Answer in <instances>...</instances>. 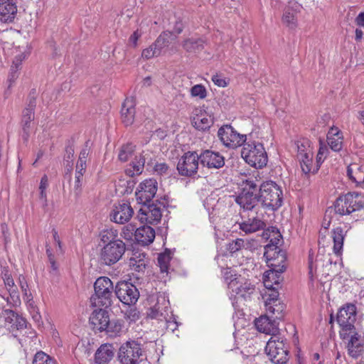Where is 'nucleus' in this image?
Instances as JSON below:
<instances>
[{
	"label": "nucleus",
	"instance_id": "4d7b16f0",
	"mask_svg": "<svg viewBox=\"0 0 364 364\" xmlns=\"http://www.w3.org/2000/svg\"><path fill=\"white\" fill-rule=\"evenodd\" d=\"M328 151V148L325 146V144H323L321 141H320V147H319L317 157H316L318 164L323 161L324 159L326 156Z\"/></svg>",
	"mask_w": 364,
	"mask_h": 364
},
{
	"label": "nucleus",
	"instance_id": "bf43d9fd",
	"mask_svg": "<svg viewBox=\"0 0 364 364\" xmlns=\"http://www.w3.org/2000/svg\"><path fill=\"white\" fill-rule=\"evenodd\" d=\"M147 315L151 318H159L162 316V313L158 306V303L149 309Z\"/></svg>",
	"mask_w": 364,
	"mask_h": 364
},
{
	"label": "nucleus",
	"instance_id": "69168bd1",
	"mask_svg": "<svg viewBox=\"0 0 364 364\" xmlns=\"http://www.w3.org/2000/svg\"><path fill=\"white\" fill-rule=\"evenodd\" d=\"M90 148L89 146V141H87L85 142L84 147L81 150L78 159L82 160V161H86V159L90 154Z\"/></svg>",
	"mask_w": 364,
	"mask_h": 364
},
{
	"label": "nucleus",
	"instance_id": "79ce46f5",
	"mask_svg": "<svg viewBox=\"0 0 364 364\" xmlns=\"http://www.w3.org/2000/svg\"><path fill=\"white\" fill-rule=\"evenodd\" d=\"M84 175L80 173H75V179L71 183V190L76 197H79L82 191V184L84 181Z\"/></svg>",
	"mask_w": 364,
	"mask_h": 364
},
{
	"label": "nucleus",
	"instance_id": "ea45409f",
	"mask_svg": "<svg viewBox=\"0 0 364 364\" xmlns=\"http://www.w3.org/2000/svg\"><path fill=\"white\" fill-rule=\"evenodd\" d=\"M264 306L267 314L272 315V318L282 319L283 317L284 306L279 303L272 304L269 301H264Z\"/></svg>",
	"mask_w": 364,
	"mask_h": 364
},
{
	"label": "nucleus",
	"instance_id": "412c9836",
	"mask_svg": "<svg viewBox=\"0 0 364 364\" xmlns=\"http://www.w3.org/2000/svg\"><path fill=\"white\" fill-rule=\"evenodd\" d=\"M17 13L16 0H0V21L11 22Z\"/></svg>",
	"mask_w": 364,
	"mask_h": 364
},
{
	"label": "nucleus",
	"instance_id": "20e7f679",
	"mask_svg": "<svg viewBox=\"0 0 364 364\" xmlns=\"http://www.w3.org/2000/svg\"><path fill=\"white\" fill-rule=\"evenodd\" d=\"M144 351L140 343L127 341L119 348L117 358L121 364H139L142 362Z\"/></svg>",
	"mask_w": 364,
	"mask_h": 364
},
{
	"label": "nucleus",
	"instance_id": "c85d7f7f",
	"mask_svg": "<svg viewBox=\"0 0 364 364\" xmlns=\"http://www.w3.org/2000/svg\"><path fill=\"white\" fill-rule=\"evenodd\" d=\"M273 252L267 253V266L279 273H283L286 269V253H280L277 255L275 259H272Z\"/></svg>",
	"mask_w": 364,
	"mask_h": 364
},
{
	"label": "nucleus",
	"instance_id": "9b49d317",
	"mask_svg": "<svg viewBox=\"0 0 364 364\" xmlns=\"http://www.w3.org/2000/svg\"><path fill=\"white\" fill-rule=\"evenodd\" d=\"M199 155L196 151H188L179 159L177 170L180 175L191 176L197 173Z\"/></svg>",
	"mask_w": 364,
	"mask_h": 364
},
{
	"label": "nucleus",
	"instance_id": "09e8293b",
	"mask_svg": "<svg viewBox=\"0 0 364 364\" xmlns=\"http://www.w3.org/2000/svg\"><path fill=\"white\" fill-rule=\"evenodd\" d=\"M18 285L21 289L23 294L24 299H26L27 300H30L31 294L29 292L28 285V283H27V281H26L25 277L21 274L19 275V277H18Z\"/></svg>",
	"mask_w": 364,
	"mask_h": 364
},
{
	"label": "nucleus",
	"instance_id": "c9c22d12",
	"mask_svg": "<svg viewBox=\"0 0 364 364\" xmlns=\"http://www.w3.org/2000/svg\"><path fill=\"white\" fill-rule=\"evenodd\" d=\"M347 200L351 201L349 208L351 213L364 208V196L357 192H349L346 194Z\"/></svg>",
	"mask_w": 364,
	"mask_h": 364
},
{
	"label": "nucleus",
	"instance_id": "0eeeda50",
	"mask_svg": "<svg viewBox=\"0 0 364 364\" xmlns=\"http://www.w3.org/2000/svg\"><path fill=\"white\" fill-rule=\"evenodd\" d=\"M126 246L121 240L106 244L100 252V259L106 265H112L117 262L124 254Z\"/></svg>",
	"mask_w": 364,
	"mask_h": 364
},
{
	"label": "nucleus",
	"instance_id": "4c0bfd02",
	"mask_svg": "<svg viewBox=\"0 0 364 364\" xmlns=\"http://www.w3.org/2000/svg\"><path fill=\"white\" fill-rule=\"evenodd\" d=\"M173 33L171 31H166L162 32L156 40L153 43L156 50L159 51L161 55L164 48L168 47L172 40Z\"/></svg>",
	"mask_w": 364,
	"mask_h": 364
},
{
	"label": "nucleus",
	"instance_id": "f3484780",
	"mask_svg": "<svg viewBox=\"0 0 364 364\" xmlns=\"http://www.w3.org/2000/svg\"><path fill=\"white\" fill-rule=\"evenodd\" d=\"M134 214V210L129 203L122 202L114 205L109 217L110 220L118 224L127 223Z\"/></svg>",
	"mask_w": 364,
	"mask_h": 364
},
{
	"label": "nucleus",
	"instance_id": "49530a36",
	"mask_svg": "<svg viewBox=\"0 0 364 364\" xmlns=\"http://www.w3.org/2000/svg\"><path fill=\"white\" fill-rule=\"evenodd\" d=\"M117 233L112 229L103 230L100 234L101 241L105 244H109L117 241Z\"/></svg>",
	"mask_w": 364,
	"mask_h": 364
},
{
	"label": "nucleus",
	"instance_id": "8fccbe9b",
	"mask_svg": "<svg viewBox=\"0 0 364 364\" xmlns=\"http://www.w3.org/2000/svg\"><path fill=\"white\" fill-rule=\"evenodd\" d=\"M245 246V241L241 238L232 240L228 245V250L233 254L240 250Z\"/></svg>",
	"mask_w": 364,
	"mask_h": 364
},
{
	"label": "nucleus",
	"instance_id": "9d476101",
	"mask_svg": "<svg viewBox=\"0 0 364 364\" xmlns=\"http://www.w3.org/2000/svg\"><path fill=\"white\" fill-rule=\"evenodd\" d=\"M114 292L119 300L128 306L135 304L139 297L137 288L133 284L126 281L117 282Z\"/></svg>",
	"mask_w": 364,
	"mask_h": 364
},
{
	"label": "nucleus",
	"instance_id": "2f4dec72",
	"mask_svg": "<svg viewBox=\"0 0 364 364\" xmlns=\"http://www.w3.org/2000/svg\"><path fill=\"white\" fill-rule=\"evenodd\" d=\"M348 178L356 184L364 183V167L358 164H351L347 168Z\"/></svg>",
	"mask_w": 364,
	"mask_h": 364
},
{
	"label": "nucleus",
	"instance_id": "393cba45",
	"mask_svg": "<svg viewBox=\"0 0 364 364\" xmlns=\"http://www.w3.org/2000/svg\"><path fill=\"white\" fill-rule=\"evenodd\" d=\"M140 220H145L146 223L150 224L157 223L161 220V208L156 207L154 204H150L140 210Z\"/></svg>",
	"mask_w": 364,
	"mask_h": 364
},
{
	"label": "nucleus",
	"instance_id": "e433bc0d",
	"mask_svg": "<svg viewBox=\"0 0 364 364\" xmlns=\"http://www.w3.org/2000/svg\"><path fill=\"white\" fill-rule=\"evenodd\" d=\"M350 202L351 201L347 200L346 194L340 196L334 203L335 213L341 215H350L351 213L350 209L349 208Z\"/></svg>",
	"mask_w": 364,
	"mask_h": 364
},
{
	"label": "nucleus",
	"instance_id": "b1692460",
	"mask_svg": "<svg viewBox=\"0 0 364 364\" xmlns=\"http://www.w3.org/2000/svg\"><path fill=\"white\" fill-rule=\"evenodd\" d=\"M192 124L197 129L205 131L212 126L213 119L205 111L201 109H196L192 119Z\"/></svg>",
	"mask_w": 364,
	"mask_h": 364
},
{
	"label": "nucleus",
	"instance_id": "de8ad7c7",
	"mask_svg": "<svg viewBox=\"0 0 364 364\" xmlns=\"http://www.w3.org/2000/svg\"><path fill=\"white\" fill-rule=\"evenodd\" d=\"M191 94L192 97H199L200 99H204L207 95V91L203 85H196L191 87Z\"/></svg>",
	"mask_w": 364,
	"mask_h": 364
},
{
	"label": "nucleus",
	"instance_id": "a18cd8bd",
	"mask_svg": "<svg viewBox=\"0 0 364 364\" xmlns=\"http://www.w3.org/2000/svg\"><path fill=\"white\" fill-rule=\"evenodd\" d=\"M171 255L170 253H162L160 254L158 257V264L160 267V270L162 273H167L168 267H169V262L171 261Z\"/></svg>",
	"mask_w": 364,
	"mask_h": 364
},
{
	"label": "nucleus",
	"instance_id": "3c124183",
	"mask_svg": "<svg viewBox=\"0 0 364 364\" xmlns=\"http://www.w3.org/2000/svg\"><path fill=\"white\" fill-rule=\"evenodd\" d=\"M34 119V112L31 109H25L23 112L22 124L23 128L26 130L30 127L31 122Z\"/></svg>",
	"mask_w": 364,
	"mask_h": 364
},
{
	"label": "nucleus",
	"instance_id": "c756f323",
	"mask_svg": "<svg viewBox=\"0 0 364 364\" xmlns=\"http://www.w3.org/2000/svg\"><path fill=\"white\" fill-rule=\"evenodd\" d=\"M240 229L245 234L254 233L265 228V223L257 217L248 218L239 224Z\"/></svg>",
	"mask_w": 364,
	"mask_h": 364
},
{
	"label": "nucleus",
	"instance_id": "603ef678",
	"mask_svg": "<svg viewBox=\"0 0 364 364\" xmlns=\"http://www.w3.org/2000/svg\"><path fill=\"white\" fill-rule=\"evenodd\" d=\"M159 55V51L156 50L153 43L149 47L144 49L141 52V57L146 60H149Z\"/></svg>",
	"mask_w": 364,
	"mask_h": 364
},
{
	"label": "nucleus",
	"instance_id": "7ed1b4c3",
	"mask_svg": "<svg viewBox=\"0 0 364 364\" xmlns=\"http://www.w3.org/2000/svg\"><path fill=\"white\" fill-rule=\"evenodd\" d=\"M241 155L249 165L256 168L267 165V154L261 143L248 141L243 144Z\"/></svg>",
	"mask_w": 364,
	"mask_h": 364
},
{
	"label": "nucleus",
	"instance_id": "a19ab883",
	"mask_svg": "<svg viewBox=\"0 0 364 364\" xmlns=\"http://www.w3.org/2000/svg\"><path fill=\"white\" fill-rule=\"evenodd\" d=\"M124 322L121 320H109L105 331L109 336H117L123 332Z\"/></svg>",
	"mask_w": 364,
	"mask_h": 364
},
{
	"label": "nucleus",
	"instance_id": "c03bdc74",
	"mask_svg": "<svg viewBox=\"0 0 364 364\" xmlns=\"http://www.w3.org/2000/svg\"><path fill=\"white\" fill-rule=\"evenodd\" d=\"M134 147L132 144L122 146L119 152V159L122 162L127 161L132 156Z\"/></svg>",
	"mask_w": 364,
	"mask_h": 364
},
{
	"label": "nucleus",
	"instance_id": "1a4fd4ad",
	"mask_svg": "<svg viewBox=\"0 0 364 364\" xmlns=\"http://www.w3.org/2000/svg\"><path fill=\"white\" fill-rule=\"evenodd\" d=\"M246 183V186L236 197L235 201L244 210H252L259 202V196L255 193L257 186L253 181L247 180Z\"/></svg>",
	"mask_w": 364,
	"mask_h": 364
},
{
	"label": "nucleus",
	"instance_id": "6e6d98bb",
	"mask_svg": "<svg viewBox=\"0 0 364 364\" xmlns=\"http://www.w3.org/2000/svg\"><path fill=\"white\" fill-rule=\"evenodd\" d=\"M278 288L277 287H273V288L269 289L271 291V293L269 294L268 297L265 299L264 301H269L272 304L279 303L278 296Z\"/></svg>",
	"mask_w": 364,
	"mask_h": 364
},
{
	"label": "nucleus",
	"instance_id": "dca6fc26",
	"mask_svg": "<svg viewBox=\"0 0 364 364\" xmlns=\"http://www.w3.org/2000/svg\"><path fill=\"white\" fill-rule=\"evenodd\" d=\"M298 152L297 158L300 162L302 172L304 174L309 173H315L318 171V166L316 168L313 167V156L314 154L309 146H306L304 144H301L297 145Z\"/></svg>",
	"mask_w": 364,
	"mask_h": 364
},
{
	"label": "nucleus",
	"instance_id": "4be33fe9",
	"mask_svg": "<svg viewBox=\"0 0 364 364\" xmlns=\"http://www.w3.org/2000/svg\"><path fill=\"white\" fill-rule=\"evenodd\" d=\"M108 313L102 309L95 310L90 317V323L95 331L102 332L105 331L107 324H109Z\"/></svg>",
	"mask_w": 364,
	"mask_h": 364
},
{
	"label": "nucleus",
	"instance_id": "13d9d810",
	"mask_svg": "<svg viewBox=\"0 0 364 364\" xmlns=\"http://www.w3.org/2000/svg\"><path fill=\"white\" fill-rule=\"evenodd\" d=\"M211 80L215 85L221 87H225L228 85L225 78L221 74L216 73L213 75Z\"/></svg>",
	"mask_w": 364,
	"mask_h": 364
},
{
	"label": "nucleus",
	"instance_id": "864d4df0",
	"mask_svg": "<svg viewBox=\"0 0 364 364\" xmlns=\"http://www.w3.org/2000/svg\"><path fill=\"white\" fill-rule=\"evenodd\" d=\"M9 293L11 302L15 305L21 303L19 291L17 285H14L13 287L9 288L7 290Z\"/></svg>",
	"mask_w": 364,
	"mask_h": 364
},
{
	"label": "nucleus",
	"instance_id": "37998d69",
	"mask_svg": "<svg viewBox=\"0 0 364 364\" xmlns=\"http://www.w3.org/2000/svg\"><path fill=\"white\" fill-rule=\"evenodd\" d=\"M33 364H56V361L43 351L40 350L35 354Z\"/></svg>",
	"mask_w": 364,
	"mask_h": 364
},
{
	"label": "nucleus",
	"instance_id": "e2e57ef3",
	"mask_svg": "<svg viewBox=\"0 0 364 364\" xmlns=\"http://www.w3.org/2000/svg\"><path fill=\"white\" fill-rule=\"evenodd\" d=\"M271 233L272 234V237L271 235H269V237H270V243L269 244H274L276 246H277V245L280 242L282 235H281L280 232L278 231V230L274 228H272Z\"/></svg>",
	"mask_w": 364,
	"mask_h": 364
},
{
	"label": "nucleus",
	"instance_id": "774afa93",
	"mask_svg": "<svg viewBox=\"0 0 364 364\" xmlns=\"http://www.w3.org/2000/svg\"><path fill=\"white\" fill-rule=\"evenodd\" d=\"M86 171V161L78 159L76 164L75 173H80L84 175Z\"/></svg>",
	"mask_w": 364,
	"mask_h": 364
},
{
	"label": "nucleus",
	"instance_id": "72a5a7b5",
	"mask_svg": "<svg viewBox=\"0 0 364 364\" xmlns=\"http://www.w3.org/2000/svg\"><path fill=\"white\" fill-rule=\"evenodd\" d=\"M346 233V232L341 227H337L331 232V237L333 241V250L334 253L338 255H341L342 252Z\"/></svg>",
	"mask_w": 364,
	"mask_h": 364
},
{
	"label": "nucleus",
	"instance_id": "052dcab7",
	"mask_svg": "<svg viewBox=\"0 0 364 364\" xmlns=\"http://www.w3.org/2000/svg\"><path fill=\"white\" fill-rule=\"evenodd\" d=\"M154 172L159 175L168 173V166L165 163L156 164L154 167Z\"/></svg>",
	"mask_w": 364,
	"mask_h": 364
},
{
	"label": "nucleus",
	"instance_id": "39448f33",
	"mask_svg": "<svg viewBox=\"0 0 364 364\" xmlns=\"http://www.w3.org/2000/svg\"><path fill=\"white\" fill-rule=\"evenodd\" d=\"M225 273V279L228 282V288L239 296L244 299L250 298L255 292V285L248 279L242 275Z\"/></svg>",
	"mask_w": 364,
	"mask_h": 364
},
{
	"label": "nucleus",
	"instance_id": "423d86ee",
	"mask_svg": "<svg viewBox=\"0 0 364 364\" xmlns=\"http://www.w3.org/2000/svg\"><path fill=\"white\" fill-rule=\"evenodd\" d=\"M265 351L270 360L274 364H285L288 361V350L283 340L277 336H272L268 341Z\"/></svg>",
	"mask_w": 364,
	"mask_h": 364
},
{
	"label": "nucleus",
	"instance_id": "6e6552de",
	"mask_svg": "<svg viewBox=\"0 0 364 364\" xmlns=\"http://www.w3.org/2000/svg\"><path fill=\"white\" fill-rule=\"evenodd\" d=\"M356 321V306L348 304L341 308L337 316V322L341 328L340 336L347 337L349 331L355 329L354 323Z\"/></svg>",
	"mask_w": 364,
	"mask_h": 364
},
{
	"label": "nucleus",
	"instance_id": "aec40b11",
	"mask_svg": "<svg viewBox=\"0 0 364 364\" xmlns=\"http://www.w3.org/2000/svg\"><path fill=\"white\" fill-rule=\"evenodd\" d=\"M150 157L149 151H142L139 155L136 156L134 159L125 170V173L130 177L140 175L144 168L146 161Z\"/></svg>",
	"mask_w": 364,
	"mask_h": 364
},
{
	"label": "nucleus",
	"instance_id": "bb28decb",
	"mask_svg": "<svg viewBox=\"0 0 364 364\" xmlns=\"http://www.w3.org/2000/svg\"><path fill=\"white\" fill-rule=\"evenodd\" d=\"M2 314L6 323L9 325L12 329L19 330L26 327V319L14 311L6 309L3 311Z\"/></svg>",
	"mask_w": 364,
	"mask_h": 364
},
{
	"label": "nucleus",
	"instance_id": "ddd939ff",
	"mask_svg": "<svg viewBox=\"0 0 364 364\" xmlns=\"http://www.w3.org/2000/svg\"><path fill=\"white\" fill-rule=\"evenodd\" d=\"M157 181L154 178L146 179L139 185L136 197L139 203L146 205L155 196L158 189Z\"/></svg>",
	"mask_w": 364,
	"mask_h": 364
},
{
	"label": "nucleus",
	"instance_id": "58836bf2",
	"mask_svg": "<svg viewBox=\"0 0 364 364\" xmlns=\"http://www.w3.org/2000/svg\"><path fill=\"white\" fill-rule=\"evenodd\" d=\"M129 266L136 272L143 271L146 267V255L144 253L136 252L129 259Z\"/></svg>",
	"mask_w": 364,
	"mask_h": 364
},
{
	"label": "nucleus",
	"instance_id": "338daca9",
	"mask_svg": "<svg viewBox=\"0 0 364 364\" xmlns=\"http://www.w3.org/2000/svg\"><path fill=\"white\" fill-rule=\"evenodd\" d=\"M26 55L24 53L16 55L13 61L14 69L18 70L22 61L26 58Z\"/></svg>",
	"mask_w": 364,
	"mask_h": 364
},
{
	"label": "nucleus",
	"instance_id": "f257e3e1",
	"mask_svg": "<svg viewBox=\"0 0 364 364\" xmlns=\"http://www.w3.org/2000/svg\"><path fill=\"white\" fill-rule=\"evenodd\" d=\"M259 202L262 205L271 210H277L282 205V191L275 182L269 181L264 182L259 187Z\"/></svg>",
	"mask_w": 364,
	"mask_h": 364
},
{
	"label": "nucleus",
	"instance_id": "7c9ffc66",
	"mask_svg": "<svg viewBox=\"0 0 364 364\" xmlns=\"http://www.w3.org/2000/svg\"><path fill=\"white\" fill-rule=\"evenodd\" d=\"M135 108L132 100L127 99L122 105L121 117L125 126L131 125L134 119Z\"/></svg>",
	"mask_w": 364,
	"mask_h": 364
},
{
	"label": "nucleus",
	"instance_id": "2eb2a0df",
	"mask_svg": "<svg viewBox=\"0 0 364 364\" xmlns=\"http://www.w3.org/2000/svg\"><path fill=\"white\" fill-rule=\"evenodd\" d=\"M302 6L296 1H289L285 6L282 21L289 29H294L297 26L298 14L301 12Z\"/></svg>",
	"mask_w": 364,
	"mask_h": 364
},
{
	"label": "nucleus",
	"instance_id": "a211bd4d",
	"mask_svg": "<svg viewBox=\"0 0 364 364\" xmlns=\"http://www.w3.org/2000/svg\"><path fill=\"white\" fill-rule=\"evenodd\" d=\"M125 228L127 230L130 231L132 234L133 231H134L136 240L143 245H147L151 243L155 238V231L150 226L144 225L137 228L136 230H134L133 226L124 228V229Z\"/></svg>",
	"mask_w": 364,
	"mask_h": 364
},
{
	"label": "nucleus",
	"instance_id": "5fc2aeb1",
	"mask_svg": "<svg viewBox=\"0 0 364 364\" xmlns=\"http://www.w3.org/2000/svg\"><path fill=\"white\" fill-rule=\"evenodd\" d=\"M265 251L264 253V257L267 259V253L269 252H273L274 255H272V259H275L277 255L280 253H285L284 251L282 250L279 248L278 246H276L274 244H268L264 247Z\"/></svg>",
	"mask_w": 364,
	"mask_h": 364
},
{
	"label": "nucleus",
	"instance_id": "cd10ccee",
	"mask_svg": "<svg viewBox=\"0 0 364 364\" xmlns=\"http://www.w3.org/2000/svg\"><path fill=\"white\" fill-rule=\"evenodd\" d=\"M114 347L109 343L100 346L95 355V360L97 364H107L114 356Z\"/></svg>",
	"mask_w": 364,
	"mask_h": 364
},
{
	"label": "nucleus",
	"instance_id": "680f3d73",
	"mask_svg": "<svg viewBox=\"0 0 364 364\" xmlns=\"http://www.w3.org/2000/svg\"><path fill=\"white\" fill-rule=\"evenodd\" d=\"M142 32L137 29L129 37V43L131 46L136 48L137 46V41L141 38Z\"/></svg>",
	"mask_w": 364,
	"mask_h": 364
},
{
	"label": "nucleus",
	"instance_id": "6ab92c4d",
	"mask_svg": "<svg viewBox=\"0 0 364 364\" xmlns=\"http://www.w3.org/2000/svg\"><path fill=\"white\" fill-rule=\"evenodd\" d=\"M200 161L202 165L208 168H220L225 164L224 157L218 152L205 150L200 155Z\"/></svg>",
	"mask_w": 364,
	"mask_h": 364
},
{
	"label": "nucleus",
	"instance_id": "0e129e2a",
	"mask_svg": "<svg viewBox=\"0 0 364 364\" xmlns=\"http://www.w3.org/2000/svg\"><path fill=\"white\" fill-rule=\"evenodd\" d=\"M318 257L316 258L315 262L313 261V257L311 255H309V274L311 275V277H312L314 276V272H316V269H317V267H318Z\"/></svg>",
	"mask_w": 364,
	"mask_h": 364
},
{
	"label": "nucleus",
	"instance_id": "f704fd0d",
	"mask_svg": "<svg viewBox=\"0 0 364 364\" xmlns=\"http://www.w3.org/2000/svg\"><path fill=\"white\" fill-rule=\"evenodd\" d=\"M282 273H279L272 269L266 271L263 276V283L267 289L273 288V287H279L282 280Z\"/></svg>",
	"mask_w": 364,
	"mask_h": 364
},
{
	"label": "nucleus",
	"instance_id": "5701e85b",
	"mask_svg": "<svg viewBox=\"0 0 364 364\" xmlns=\"http://www.w3.org/2000/svg\"><path fill=\"white\" fill-rule=\"evenodd\" d=\"M278 324L274 318L270 319L269 316H262L255 320L256 328L262 333L277 336L279 331Z\"/></svg>",
	"mask_w": 364,
	"mask_h": 364
},
{
	"label": "nucleus",
	"instance_id": "473e14b6",
	"mask_svg": "<svg viewBox=\"0 0 364 364\" xmlns=\"http://www.w3.org/2000/svg\"><path fill=\"white\" fill-rule=\"evenodd\" d=\"M205 41L200 38H188L182 43L183 48L188 53H196L204 48Z\"/></svg>",
	"mask_w": 364,
	"mask_h": 364
},
{
	"label": "nucleus",
	"instance_id": "f03ea898",
	"mask_svg": "<svg viewBox=\"0 0 364 364\" xmlns=\"http://www.w3.org/2000/svg\"><path fill=\"white\" fill-rule=\"evenodd\" d=\"M95 294L90 298L94 306L107 308L112 304L113 283L107 277H99L94 284Z\"/></svg>",
	"mask_w": 364,
	"mask_h": 364
},
{
	"label": "nucleus",
	"instance_id": "4468645a",
	"mask_svg": "<svg viewBox=\"0 0 364 364\" xmlns=\"http://www.w3.org/2000/svg\"><path fill=\"white\" fill-rule=\"evenodd\" d=\"M346 333L348 334L347 337H341L343 340L347 341L348 355L352 358H357L364 352L363 338L355 331V328L353 331H349V333Z\"/></svg>",
	"mask_w": 364,
	"mask_h": 364
},
{
	"label": "nucleus",
	"instance_id": "f8f14e48",
	"mask_svg": "<svg viewBox=\"0 0 364 364\" xmlns=\"http://www.w3.org/2000/svg\"><path fill=\"white\" fill-rule=\"evenodd\" d=\"M218 136L225 146L232 149L242 145L247 140L246 135L237 133L230 125L220 127Z\"/></svg>",
	"mask_w": 364,
	"mask_h": 364
},
{
	"label": "nucleus",
	"instance_id": "a878e982",
	"mask_svg": "<svg viewBox=\"0 0 364 364\" xmlns=\"http://www.w3.org/2000/svg\"><path fill=\"white\" fill-rule=\"evenodd\" d=\"M326 140L330 148L334 151L342 149L343 136L342 132L336 127L330 128L327 133Z\"/></svg>",
	"mask_w": 364,
	"mask_h": 364
}]
</instances>
